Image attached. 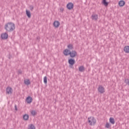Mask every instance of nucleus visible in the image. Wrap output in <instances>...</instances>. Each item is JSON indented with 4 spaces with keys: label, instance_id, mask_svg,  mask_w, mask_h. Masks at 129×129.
I'll return each instance as SVG.
<instances>
[{
    "label": "nucleus",
    "instance_id": "nucleus-26",
    "mask_svg": "<svg viewBox=\"0 0 129 129\" xmlns=\"http://www.w3.org/2000/svg\"><path fill=\"white\" fill-rule=\"evenodd\" d=\"M60 12H63L64 11V8H60Z\"/></svg>",
    "mask_w": 129,
    "mask_h": 129
},
{
    "label": "nucleus",
    "instance_id": "nucleus-7",
    "mask_svg": "<svg viewBox=\"0 0 129 129\" xmlns=\"http://www.w3.org/2000/svg\"><path fill=\"white\" fill-rule=\"evenodd\" d=\"M26 101L28 104L32 103L33 98L31 96H28L26 98Z\"/></svg>",
    "mask_w": 129,
    "mask_h": 129
},
{
    "label": "nucleus",
    "instance_id": "nucleus-20",
    "mask_svg": "<svg viewBox=\"0 0 129 129\" xmlns=\"http://www.w3.org/2000/svg\"><path fill=\"white\" fill-rule=\"evenodd\" d=\"M26 15L28 17V18H29V19L31 18V12H30V11L26 10Z\"/></svg>",
    "mask_w": 129,
    "mask_h": 129
},
{
    "label": "nucleus",
    "instance_id": "nucleus-1",
    "mask_svg": "<svg viewBox=\"0 0 129 129\" xmlns=\"http://www.w3.org/2000/svg\"><path fill=\"white\" fill-rule=\"evenodd\" d=\"M4 28L7 32H13L16 29V25L13 22H8L5 25Z\"/></svg>",
    "mask_w": 129,
    "mask_h": 129
},
{
    "label": "nucleus",
    "instance_id": "nucleus-19",
    "mask_svg": "<svg viewBox=\"0 0 129 129\" xmlns=\"http://www.w3.org/2000/svg\"><path fill=\"white\" fill-rule=\"evenodd\" d=\"M79 70L80 72H84V71H85V68H84V66H80L79 68Z\"/></svg>",
    "mask_w": 129,
    "mask_h": 129
},
{
    "label": "nucleus",
    "instance_id": "nucleus-18",
    "mask_svg": "<svg viewBox=\"0 0 129 129\" xmlns=\"http://www.w3.org/2000/svg\"><path fill=\"white\" fill-rule=\"evenodd\" d=\"M69 63L70 65H74L75 64V60L72 58L69 60Z\"/></svg>",
    "mask_w": 129,
    "mask_h": 129
},
{
    "label": "nucleus",
    "instance_id": "nucleus-3",
    "mask_svg": "<svg viewBox=\"0 0 129 129\" xmlns=\"http://www.w3.org/2000/svg\"><path fill=\"white\" fill-rule=\"evenodd\" d=\"M98 91L99 93L103 94L105 92V89L102 86H99L98 88Z\"/></svg>",
    "mask_w": 129,
    "mask_h": 129
},
{
    "label": "nucleus",
    "instance_id": "nucleus-21",
    "mask_svg": "<svg viewBox=\"0 0 129 129\" xmlns=\"http://www.w3.org/2000/svg\"><path fill=\"white\" fill-rule=\"evenodd\" d=\"M105 127H106V128H110V127H111V124H110L109 122H107L105 125Z\"/></svg>",
    "mask_w": 129,
    "mask_h": 129
},
{
    "label": "nucleus",
    "instance_id": "nucleus-2",
    "mask_svg": "<svg viewBox=\"0 0 129 129\" xmlns=\"http://www.w3.org/2000/svg\"><path fill=\"white\" fill-rule=\"evenodd\" d=\"M88 122L89 125H95V124L97 122V120L95 117L91 116L88 118Z\"/></svg>",
    "mask_w": 129,
    "mask_h": 129
},
{
    "label": "nucleus",
    "instance_id": "nucleus-17",
    "mask_svg": "<svg viewBox=\"0 0 129 129\" xmlns=\"http://www.w3.org/2000/svg\"><path fill=\"white\" fill-rule=\"evenodd\" d=\"M125 5V2L123 1H120L118 3L119 7H123Z\"/></svg>",
    "mask_w": 129,
    "mask_h": 129
},
{
    "label": "nucleus",
    "instance_id": "nucleus-12",
    "mask_svg": "<svg viewBox=\"0 0 129 129\" xmlns=\"http://www.w3.org/2000/svg\"><path fill=\"white\" fill-rule=\"evenodd\" d=\"M109 121L111 124H114V123H115V120H114V118L112 117L109 118Z\"/></svg>",
    "mask_w": 129,
    "mask_h": 129
},
{
    "label": "nucleus",
    "instance_id": "nucleus-11",
    "mask_svg": "<svg viewBox=\"0 0 129 129\" xmlns=\"http://www.w3.org/2000/svg\"><path fill=\"white\" fill-rule=\"evenodd\" d=\"M92 19L93 20V21H97V20H98V15H97V14H93L92 15Z\"/></svg>",
    "mask_w": 129,
    "mask_h": 129
},
{
    "label": "nucleus",
    "instance_id": "nucleus-23",
    "mask_svg": "<svg viewBox=\"0 0 129 129\" xmlns=\"http://www.w3.org/2000/svg\"><path fill=\"white\" fill-rule=\"evenodd\" d=\"M28 129H36V127L34 125L31 124L28 126Z\"/></svg>",
    "mask_w": 129,
    "mask_h": 129
},
{
    "label": "nucleus",
    "instance_id": "nucleus-14",
    "mask_svg": "<svg viewBox=\"0 0 129 129\" xmlns=\"http://www.w3.org/2000/svg\"><path fill=\"white\" fill-rule=\"evenodd\" d=\"M102 4L105 7H107L108 6L109 3L107 2V1H106V0H102Z\"/></svg>",
    "mask_w": 129,
    "mask_h": 129
},
{
    "label": "nucleus",
    "instance_id": "nucleus-6",
    "mask_svg": "<svg viewBox=\"0 0 129 129\" xmlns=\"http://www.w3.org/2000/svg\"><path fill=\"white\" fill-rule=\"evenodd\" d=\"M70 56L71 57V58H74L77 56V52L75 50H73L70 52Z\"/></svg>",
    "mask_w": 129,
    "mask_h": 129
},
{
    "label": "nucleus",
    "instance_id": "nucleus-5",
    "mask_svg": "<svg viewBox=\"0 0 129 129\" xmlns=\"http://www.w3.org/2000/svg\"><path fill=\"white\" fill-rule=\"evenodd\" d=\"M13 94V89L12 87H8L6 88V94L11 95Z\"/></svg>",
    "mask_w": 129,
    "mask_h": 129
},
{
    "label": "nucleus",
    "instance_id": "nucleus-4",
    "mask_svg": "<svg viewBox=\"0 0 129 129\" xmlns=\"http://www.w3.org/2000/svg\"><path fill=\"white\" fill-rule=\"evenodd\" d=\"M67 8L68 10H73V9H74V4H73L72 3H69L67 5Z\"/></svg>",
    "mask_w": 129,
    "mask_h": 129
},
{
    "label": "nucleus",
    "instance_id": "nucleus-13",
    "mask_svg": "<svg viewBox=\"0 0 129 129\" xmlns=\"http://www.w3.org/2000/svg\"><path fill=\"white\" fill-rule=\"evenodd\" d=\"M24 84L25 85H31V81H30L29 79H25L24 81Z\"/></svg>",
    "mask_w": 129,
    "mask_h": 129
},
{
    "label": "nucleus",
    "instance_id": "nucleus-10",
    "mask_svg": "<svg viewBox=\"0 0 129 129\" xmlns=\"http://www.w3.org/2000/svg\"><path fill=\"white\" fill-rule=\"evenodd\" d=\"M70 50L66 49L63 50V53L65 56H68V55H70Z\"/></svg>",
    "mask_w": 129,
    "mask_h": 129
},
{
    "label": "nucleus",
    "instance_id": "nucleus-22",
    "mask_svg": "<svg viewBox=\"0 0 129 129\" xmlns=\"http://www.w3.org/2000/svg\"><path fill=\"white\" fill-rule=\"evenodd\" d=\"M23 118L25 120H28L29 119V115L25 114L23 116Z\"/></svg>",
    "mask_w": 129,
    "mask_h": 129
},
{
    "label": "nucleus",
    "instance_id": "nucleus-16",
    "mask_svg": "<svg viewBox=\"0 0 129 129\" xmlns=\"http://www.w3.org/2000/svg\"><path fill=\"white\" fill-rule=\"evenodd\" d=\"M67 48L69 50H73L74 49V46L72 44H69L67 45Z\"/></svg>",
    "mask_w": 129,
    "mask_h": 129
},
{
    "label": "nucleus",
    "instance_id": "nucleus-24",
    "mask_svg": "<svg viewBox=\"0 0 129 129\" xmlns=\"http://www.w3.org/2000/svg\"><path fill=\"white\" fill-rule=\"evenodd\" d=\"M43 82L45 84H47V77H44L43 78Z\"/></svg>",
    "mask_w": 129,
    "mask_h": 129
},
{
    "label": "nucleus",
    "instance_id": "nucleus-25",
    "mask_svg": "<svg viewBox=\"0 0 129 129\" xmlns=\"http://www.w3.org/2000/svg\"><path fill=\"white\" fill-rule=\"evenodd\" d=\"M31 114L32 115H36L37 114V112L35 111H32Z\"/></svg>",
    "mask_w": 129,
    "mask_h": 129
},
{
    "label": "nucleus",
    "instance_id": "nucleus-8",
    "mask_svg": "<svg viewBox=\"0 0 129 129\" xmlns=\"http://www.w3.org/2000/svg\"><path fill=\"white\" fill-rule=\"evenodd\" d=\"M60 26V22L58 21H55L53 22V27H54V28H59Z\"/></svg>",
    "mask_w": 129,
    "mask_h": 129
},
{
    "label": "nucleus",
    "instance_id": "nucleus-9",
    "mask_svg": "<svg viewBox=\"0 0 129 129\" xmlns=\"http://www.w3.org/2000/svg\"><path fill=\"white\" fill-rule=\"evenodd\" d=\"M9 37V35H8V33H4L1 34V38L3 40H6L7 38Z\"/></svg>",
    "mask_w": 129,
    "mask_h": 129
},
{
    "label": "nucleus",
    "instance_id": "nucleus-15",
    "mask_svg": "<svg viewBox=\"0 0 129 129\" xmlns=\"http://www.w3.org/2000/svg\"><path fill=\"white\" fill-rule=\"evenodd\" d=\"M123 51L125 53H129V46H125L123 48Z\"/></svg>",
    "mask_w": 129,
    "mask_h": 129
}]
</instances>
